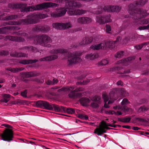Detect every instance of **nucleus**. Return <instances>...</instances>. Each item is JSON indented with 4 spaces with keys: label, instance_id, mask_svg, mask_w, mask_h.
Here are the masks:
<instances>
[{
    "label": "nucleus",
    "instance_id": "38",
    "mask_svg": "<svg viewBox=\"0 0 149 149\" xmlns=\"http://www.w3.org/2000/svg\"><path fill=\"white\" fill-rule=\"evenodd\" d=\"M122 69H123L122 67H114L111 69V70H112L113 71H115L116 72L118 73L122 74L123 73V71H122V72L119 71V70Z\"/></svg>",
    "mask_w": 149,
    "mask_h": 149
},
{
    "label": "nucleus",
    "instance_id": "47",
    "mask_svg": "<svg viewBox=\"0 0 149 149\" xmlns=\"http://www.w3.org/2000/svg\"><path fill=\"white\" fill-rule=\"evenodd\" d=\"M108 63L109 61L108 60L106 59H104L102 60L100 62L99 64L101 65H105Z\"/></svg>",
    "mask_w": 149,
    "mask_h": 149
},
{
    "label": "nucleus",
    "instance_id": "4",
    "mask_svg": "<svg viewBox=\"0 0 149 149\" xmlns=\"http://www.w3.org/2000/svg\"><path fill=\"white\" fill-rule=\"evenodd\" d=\"M50 53L52 54H61L64 56H67V58L68 59L72 58L68 60V62L70 65L79 63L81 60L79 57L82 54V53L80 51L74 52L72 54L71 53L70 54L66 50L62 49L52 50Z\"/></svg>",
    "mask_w": 149,
    "mask_h": 149
},
{
    "label": "nucleus",
    "instance_id": "17",
    "mask_svg": "<svg viewBox=\"0 0 149 149\" xmlns=\"http://www.w3.org/2000/svg\"><path fill=\"white\" fill-rule=\"evenodd\" d=\"M4 40L5 41L10 40L15 42H23L24 41V39L20 37L14 36H6Z\"/></svg>",
    "mask_w": 149,
    "mask_h": 149
},
{
    "label": "nucleus",
    "instance_id": "24",
    "mask_svg": "<svg viewBox=\"0 0 149 149\" xmlns=\"http://www.w3.org/2000/svg\"><path fill=\"white\" fill-rule=\"evenodd\" d=\"M39 74L36 72H24L23 73V76L26 78H29L38 76Z\"/></svg>",
    "mask_w": 149,
    "mask_h": 149
},
{
    "label": "nucleus",
    "instance_id": "50",
    "mask_svg": "<svg viewBox=\"0 0 149 149\" xmlns=\"http://www.w3.org/2000/svg\"><path fill=\"white\" fill-rule=\"evenodd\" d=\"M119 92L120 93L122 96H125L126 92L123 88H121L119 89Z\"/></svg>",
    "mask_w": 149,
    "mask_h": 149
},
{
    "label": "nucleus",
    "instance_id": "11",
    "mask_svg": "<svg viewBox=\"0 0 149 149\" xmlns=\"http://www.w3.org/2000/svg\"><path fill=\"white\" fill-rule=\"evenodd\" d=\"M74 0H58L57 2L66 3V5L68 3V7H67L66 9L71 8L74 7L79 8L81 7L82 5L79 2H75Z\"/></svg>",
    "mask_w": 149,
    "mask_h": 149
},
{
    "label": "nucleus",
    "instance_id": "25",
    "mask_svg": "<svg viewBox=\"0 0 149 149\" xmlns=\"http://www.w3.org/2000/svg\"><path fill=\"white\" fill-rule=\"evenodd\" d=\"M56 10L58 14V17L64 15L67 11L66 9L64 8H56Z\"/></svg>",
    "mask_w": 149,
    "mask_h": 149
},
{
    "label": "nucleus",
    "instance_id": "30",
    "mask_svg": "<svg viewBox=\"0 0 149 149\" xmlns=\"http://www.w3.org/2000/svg\"><path fill=\"white\" fill-rule=\"evenodd\" d=\"M22 49H26L29 52H38V50L37 48L32 46L24 47H23Z\"/></svg>",
    "mask_w": 149,
    "mask_h": 149
},
{
    "label": "nucleus",
    "instance_id": "39",
    "mask_svg": "<svg viewBox=\"0 0 149 149\" xmlns=\"http://www.w3.org/2000/svg\"><path fill=\"white\" fill-rule=\"evenodd\" d=\"M22 32V31H19L18 32H14L12 33V34H15L18 36L20 35H22V36H24L25 37V38H26L28 39L30 38H27L28 34L27 33H21V32Z\"/></svg>",
    "mask_w": 149,
    "mask_h": 149
},
{
    "label": "nucleus",
    "instance_id": "62",
    "mask_svg": "<svg viewBox=\"0 0 149 149\" xmlns=\"http://www.w3.org/2000/svg\"><path fill=\"white\" fill-rule=\"evenodd\" d=\"M84 90V88L83 87H78L75 89V91H76L78 92V91H82Z\"/></svg>",
    "mask_w": 149,
    "mask_h": 149
},
{
    "label": "nucleus",
    "instance_id": "29",
    "mask_svg": "<svg viewBox=\"0 0 149 149\" xmlns=\"http://www.w3.org/2000/svg\"><path fill=\"white\" fill-rule=\"evenodd\" d=\"M38 60L36 59L31 60H24L19 61L20 63L23 64H28L30 63H32L38 61Z\"/></svg>",
    "mask_w": 149,
    "mask_h": 149
},
{
    "label": "nucleus",
    "instance_id": "56",
    "mask_svg": "<svg viewBox=\"0 0 149 149\" xmlns=\"http://www.w3.org/2000/svg\"><path fill=\"white\" fill-rule=\"evenodd\" d=\"M128 100L126 98L123 99L121 102V104L122 105L127 104L128 103Z\"/></svg>",
    "mask_w": 149,
    "mask_h": 149
},
{
    "label": "nucleus",
    "instance_id": "46",
    "mask_svg": "<svg viewBox=\"0 0 149 149\" xmlns=\"http://www.w3.org/2000/svg\"><path fill=\"white\" fill-rule=\"evenodd\" d=\"M124 52L123 51L118 52V53L115 54V56L116 58H119L122 57L123 55Z\"/></svg>",
    "mask_w": 149,
    "mask_h": 149
},
{
    "label": "nucleus",
    "instance_id": "14",
    "mask_svg": "<svg viewBox=\"0 0 149 149\" xmlns=\"http://www.w3.org/2000/svg\"><path fill=\"white\" fill-rule=\"evenodd\" d=\"M73 8L74 7H73L71 9H68L70 10L68 12V13L69 15H80L85 13L86 12V10H83L77 9L74 10Z\"/></svg>",
    "mask_w": 149,
    "mask_h": 149
},
{
    "label": "nucleus",
    "instance_id": "6",
    "mask_svg": "<svg viewBox=\"0 0 149 149\" xmlns=\"http://www.w3.org/2000/svg\"><path fill=\"white\" fill-rule=\"evenodd\" d=\"M121 8L118 6H109L104 7L102 9V7L99 6L96 10H94L93 13L97 14H100L102 13L103 10L109 12H118L120 10Z\"/></svg>",
    "mask_w": 149,
    "mask_h": 149
},
{
    "label": "nucleus",
    "instance_id": "55",
    "mask_svg": "<svg viewBox=\"0 0 149 149\" xmlns=\"http://www.w3.org/2000/svg\"><path fill=\"white\" fill-rule=\"evenodd\" d=\"M148 108L147 107L143 106L141 107L139 109V110L143 111H147Z\"/></svg>",
    "mask_w": 149,
    "mask_h": 149
},
{
    "label": "nucleus",
    "instance_id": "58",
    "mask_svg": "<svg viewBox=\"0 0 149 149\" xmlns=\"http://www.w3.org/2000/svg\"><path fill=\"white\" fill-rule=\"evenodd\" d=\"M27 90H25L24 91L21 92V95L24 97H27Z\"/></svg>",
    "mask_w": 149,
    "mask_h": 149
},
{
    "label": "nucleus",
    "instance_id": "15",
    "mask_svg": "<svg viewBox=\"0 0 149 149\" xmlns=\"http://www.w3.org/2000/svg\"><path fill=\"white\" fill-rule=\"evenodd\" d=\"M111 128L108 127V126L100 125L99 127H97L94 130V133L98 135H101L103 133L106 132V129L109 130Z\"/></svg>",
    "mask_w": 149,
    "mask_h": 149
},
{
    "label": "nucleus",
    "instance_id": "42",
    "mask_svg": "<svg viewBox=\"0 0 149 149\" xmlns=\"http://www.w3.org/2000/svg\"><path fill=\"white\" fill-rule=\"evenodd\" d=\"M7 70L13 72H17L19 71H21L22 70L21 68H7Z\"/></svg>",
    "mask_w": 149,
    "mask_h": 149
},
{
    "label": "nucleus",
    "instance_id": "60",
    "mask_svg": "<svg viewBox=\"0 0 149 149\" xmlns=\"http://www.w3.org/2000/svg\"><path fill=\"white\" fill-rule=\"evenodd\" d=\"M132 38L131 39L129 37H127L125 38L123 40L124 42L125 43H127L128 41H132L133 40H132Z\"/></svg>",
    "mask_w": 149,
    "mask_h": 149
},
{
    "label": "nucleus",
    "instance_id": "34",
    "mask_svg": "<svg viewBox=\"0 0 149 149\" xmlns=\"http://www.w3.org/2000/svg\"><path fill=\"white\" fill-rule=\"evenodd\" d=\"M131 119V118L130 117L118 118V121L124 123H128L130 122Z\"/></svg>",
    "mask_w": 149,
    "mask_h": 149
},
{
    "label": "nucleus",
    "instance_id": "51",
    "mask_svg": "<svg viewBox=\"0 0 149 149\" xmlns=\"http://www.w3.org/2000/svg\"><path fill=\"white\" fill-rule=\"evenodd\" d=\"M9 30H13V31H15V30H18L20 29V28L18 26H9Z\"/></svg>",
    "mask_w": 149,
    "mask_h": 149
},
{
    "label": "nucleus",
    "instance_id": "49",
    "mask_svg": "<svg viewBox=\"0 0 149 149\" xmlns=\"http://www.w3.org/2000/svg\"><path fill=\"white\" fill-rule=\"evenodd\" d=\"M118 109H121L125 112H127L129 111V108L126 107H122V106L121 107L120 106H119Z\"/></svg>",
    "mask_w": 149,
    "mask_h": 149
},
{
    "label": "nucleus",
    "instance_id": "44",
    "mask_svg": "<svg viewBox=\"0 0 149 149\" xmlns=\"http://www.w3.org/2000/svg\"><path fill=\"white\" fill-rule=\"evenodd\" d=\"M101 125L103 126H110L111 127H116L115 125H113L109 123H107L105 121H102L101 122Z\"/></svg>",
    "mask_w": 149,
    "mask_h": 149
},
{
    "label": "nucleus",
    "instance_id": "53",
    "mask_svg": "<svg viewBox=\"0 0 149 149\" xmlns=\"http://www.w3.org/2000/svg\"><path fill=\"white\" fill-rule=\"evenodd\" d=\"M9 54L8 51L4 50H2L0 51V55H7Z\"/></svg>",
    "mask_w": 149,
    "mask_h": 149
},
{
    "label": "nucleus",
    "instance_id": "35",
    "mask_svg": "<svg viewBox=\"0 0 149 149\" xmlns=\"http://www.w3.org/2000/svg\"><path fill=\"white\" fill-rule=\"evenodd\" d=\"M52 110H54L56 111H59L61 110V109H63L64 107H60L58 105L52 104Z\"/></svg>",
    "mask_w": 149,
    "mask_h": 149
},
{
    "label": "nucleus",
    "instance_id": "5",
    "mask_svg": "<svg viewBox=\"0 0 149 149\" xmlns=\"http://www.w3.org/2000/svg\"><path fill=\"white\" fill-rule=\"evenodd\" d=\"M34 43L39 45L45 47H49L51 45L48 44L51 42V39L50 37L46 35H38L33 38Z\"/></svg>",
    "mask_w": 149,
    "mask_h": 149
},
{
    "label": "nucleus",
    "instance_id": "3",
    "mask_svg": "<svg viewBox=\"0 0 149 149\" xmlns=\"http://www.w3.org/2000/svg\"><path fill=\"white\" fill-rule=\"evenodd\" d=\"M147 1V0H141L139 2H136L134 4H130L129 6L128 12L134 19L138 20L148 15L146 10L137 8L144 5Z\"/></svg>",
    "mask_w": 149,
    "mask_h": 149
},
{
    "label": "nucleus",
    "instance_id": "13",
    "mask_svg": "<svg viewBox=\"0 0 149 149\" xmlns=\"http://www.w3.org/2000/svg\"><path fill=\"white\" fill-rule=\"evenodd\" d=\"M54 28L57 29H65L72 26L71 23L68 22L66 23H55L52 24Z\"/></svg>",
    "mask_w": 149,
    "mask_h": 149
},
{
    "label": "nucleus",
    "instance_id": "31",
    "mask_svg": "<svg viewBox=\"0 0 149 149\" xmlns=\"http://www.w3.org/2000/svg\"><path fill=\"white\" fill-rule=\"evenodd\" d=\"M80 102L83 106H87L90 102V100L87 97H84L81 98Z\"/></svg>",
    "mask_w": 149,
    "mask_h": 149
},
{
    "label": "nucleus",
    "instance_id": "40",
    "mask_svg": "<svg viewBox=\"0 0 149 149\" xmlns=\"http://www.w3.org/2000/svg\"><path fill=\"white\" fill-rule=\"evenodd\" d=\"M90 99L92 101L99 102H100L101 98L100 96L95 95L93 97H90Z\"/></svg>",
    "mask_w": 149,
    "mask_h": 149
},
{
    "label": "nucleus",
    "instance_id": "45",
    "mask_svg": "<svg viewBox=\"0 0 149 149\" xmlns=\"http://www.w3.org/2000/svg\"><path fill=\"white\" fill-rule=\"evenodd\" d=\"M78 117L82 120H87L88 118V116L83 114H79L78 115Z\"/></svg>",
    "mask_w": 149,
    "mask_h": 149
},
{
    "label": "nucleus",
    "instance_id": "16",
    "mask_svg": "<svg viewBox=\"0 0 149 149\" xmlns=\"http://www.w3.org/2000/svg\"><path fill=\"white\" fill-rule=\"evenodd\" d=\"M110 15H109L107 16L104 17L100 15L97 17V22L100 24H104L111 21Z\"/></svg>",
    "mask_w": 149,
    "mask_h": 149
},
{
    "label": "nucleus",
    "instance_id": "22",
    "mask_svg": "<svg viewBox=\"0 0 149 149\" xmlns=\"http://www.w3.org/2000/svg\"><path fill=\"white\" fill-rule=\"evenodd\" d=\"M77 91H71L68 94V96L69 97L72 98H76L78 97H80L82 96V93H76Z\"/></svg>",
    "mask_w": 149,
    "mask_h": 149
},
{
    "label": "nucleus",
    "instance_id": "20",
    "mask_svg": "<svg viewBox=\"0 0 149 149\" xmlns=\"http://www.w3.org/2000/svg\"><path fill=\"white\" fill-rule=\"evenodd\" d=\"M77 21L79 23L81 24H86L91 22L92 21V19L90 17H82L78 18Z\"/></svg>",
    "mask_w": 149,
    "mask_h": 149
},
{
    "label": "nucleus",
    "instance_id": "8",
    "mask_svg": "<svg viewBox=\"0 0 149 149\" xmlns=\"http://www.w3.org/2000/svg\"><path fill=\"white\" fill-rule=\"evenodd\" d=\"M13 132L11 129L6 128L2 133L0 134V139L10 142L13 140Z\"/></svg>",
    "mask_w": 149,
    "mask_h": 149
},
{
    "label": "nucleus",
    "instance_id": "32",
    "mask_svg": "<svg viewBox=\"0 0 149 149\" xmlns=\"http://www.w3.org/2000/svg\"><path fill=\"white\" fill-rule=\"evenodd\" d=\"M98 54L97 53L93 54H91L87 55L85 58L88 60H93L98 58Z\"/></svg>",
    "mask_w": 149,
    "mask_h": 149
},
{
    "label": "nucleus",
    "instance_id": "9",
    "mask_svg": "<svg viewBox=\"0 0 149 149\" xmlns=\"http://www.w3.org/2000/svg\"><path fill=\"white\" fill-rule=\"evenodd\" d=\"M116 43L114 41H110L109 42H105L104 43H100L97 45H94L91 46V48L94 50H98L100 49H104L106 48L108 45V47L110 49H112L114 47V45Z\"/></svg>",
    "mask_w": 149,
    "mask_h": 149
},
{
    "label": "nucleus",
    "instance_id": "64",
    "mask_svg": "<svg viewBox=\"0 0 149 149\" xmlns=\"http://www.w3.org/2000/svg\"><path fill=\"white\" fill-rule=\"evenodd\" d=\"M115 112L113 111L109 110L106 111V113L110 114H115Z\"/></svg>",
    "mask_w": 149,
    "mask_h": 149
},
{
    "label": "nucleus",
    "instance_id": "59",
    "mask_svg": "<svg viewBox=\"0 0 149 149\" xmlns=\"http://www.w3.org/2000/svg\"><path fill=\"white\" fill-rule=\"evenodd\" d=\"M91 107L93 108H97L98 107L97 103L95 102L92 103L91 104Z\"/></svg>",
    "mask_w": 149,
    "mask_h": 149
},
{
    "label": "nucleus",
    "instance_id": "43",
    "mask_svg": "<svg viewBox=\"0 0 149 149\" xmlns=\"http://www.w3.org/2000/svg\"><path fill=\"white\" fill-rule=\"evenodd\" d=\"M148 43L146 42L139 45H136L134 47L137 49H140L143 47V46L145 45V47H146V46L148 45Z\"/></svg>",
    "mask_w": 149,
    "mask_h": 149
},
{
    "label": "nucleus",
    "instance_id": "52",
    "mask_svg": "<svg viewBox=\"0 0 149 149\" xmlns=\"http://www.w3.org/2000/svg\"><path fill=\"white\" fill-rule=\"evenodd\" d=\"M90 81L89 79H87L86 80L84 81L83 82H77V84H83L85 85L87 84Z\"/></svg>",
    "mask_w": 149,
    "mask_h": 149
},
{
    "label": "nucleus",
    "instance_id": "2",
    "mask_svg": "<svg viewBox=\"0 0 149 149\" xmlns=\"http://www.w3.org/2000/svg\"><path fill=\"white\" fill-rule=\"evenodd\" d=\"M48 17L47 14H42L39 13L36 14L33 13L27 16L28 18L22 19L18 21H10L8 22L4 23L2 26L6 25H17L21 24H35L40 22V20L37 19H43Z\"/></svg>",
    "mask_w": 149,
    "mask_h": 149
},
{
    "label": "nucleus",
    "instance_id": "54",
    "mask_svg": "<svg viewBox=\"0 0 149 149\" xmlns=\"http://www.w3.org/2000/svg\"><path fill=\"white\" fill-rule=\"evenodd\" d=\"M58 14L57 12H53L51 14V16L54 17H58Z\"/></svg>",
    "mask_w": 149,
    "mask_h": 149
},
{
    "label": "nucleus",
    "instance_id": "36",
    "mask_svg": "<svg viewBox=\"0 0 149 149\" xmlns=\"http://www.w3.org/2000/svg\"><path fill=\"white\" fill-rule=\"evenodd\" d=\"M149 23V18L147 19H143L141 21H138L137 25L146 24Z\"/></svg>",
    "mask_w": 149,
    "mask_h": 149
},
{
    "label": "nucleus",
    "instance_id": "10",
    "mask_svg": "<svg viewBox=\"0 0 149 149\" xmlns=\"http://www.w3.org/2000/svg\"><path fill=\"white\" fill-rule=\"evenodd\" d=\"M110 100H109L107 103V102L109 100V97L107 96V94L105 92L103 93L102 94L103 99L104 100V107L106 108H108L109 107V104L112 103L114 102L115 100L117 99L115 97V94L113 92H111L110 93Z\"/></svg>",
    "mask_w": 149,
    "mask_h": 149
},
{
    "label": "nucleus",
    "instance_id": "63",
    "mask_svg": "<svg viewBox=\"0 0 149 149\" xmlns=\"http://www.w3.org/2000/svg\"><path fill=\"white\" fill-rule=\"evenodd\" d=\"M9 99L8 98H4L3 99H1L0 101L1 102L6 103L8 101Z\"/></svg>",
    "mask_w": 149,
    "mask_h": 149
},
{
    "label": "nucleus",
    "instance_id": "61",
    "mask_svg": "<svg viewBox=\"0 0 149 149\" xmlns=\"http://www.w3.org/2000/svg\"><path fill=\"white\" fill-rule=\"evenodd\" d=\"M106 31L107 33H109V31H111V27L109 25H106Z\"/></svg>",
    "mask_w": 149,
    "mask_h": 149
},
{
    "label": "nucleus",
    "instance_id": "27",
    "mask_svg": "<svg viewBox=\"0 0 149 149\" xmlns=\"http://www.w3.org/2000/svg\"><path fill=\"white\" fill-rule=\"evenodd\" d=\"M9 26L4 27L0 28V33L6 34L8 33V30H9ZM3 36L0 34V39H3Z\"/></svg>",
    "mask_w": 149,
    "mask_h": 149
},
{
    "label": "nucleus",
    "instance_id": "12",
    "mask_svg": "<svg viewBox=\"0 0 149 149\" xmlns=\"http://www.w3.org/2000/svg\"><path fill=\"white\" fill-rule=\"evenodd\" d=\"M36 104L39 107L44 108L46 109L52 110V104L46 101L40 100L37 101Z\"/></svg>",
    "mask_w": 149,
    "mask_h": 149
},
{
    "label": "nucleus",
    "instance_id": "23",
    "mask_svg": "<svg viewBox=\"0 0 149 149\" xmlns=\"http://www.w3.org/2000/svg\"><path fill=\"white\" fill-rule=\"evenodd\" d=\"M58 57V56L56 55H53L46 57L45 58H41L39 59V60L40 61H52L53 60H54L56 59Z\"/></svg>",
    "mask_w": 149,
    "mask_h": 149
},
{
    "label": "nucleus",
    "instance_id": "7",
    "mask_svg": "<svg viewBox=\"0 0 149 149\" xmlns=\"http://www.w3.org/2000/svg\"><path fill=\"white\" fill-rule=\"evenodd\" d=\"M13 132L11 129L6 128L2 133L0 134V139L10 142L13 140Z\"/></svg>",
    "mask_w": 149,
    "mask_h": 149
},
{
    "label": "nucleus",
    "instance_id": "28",
    "mask_svg": "<svg viewBox=\"0 0 149 149\" xmlns=\"http://www.w3.org/2000/svg\"><path fill=\"white\" fill-rule=\"evenodd\" d=\"M50 29V27L47 25L43 26L40 24L39 25V32H45L49 31Z\"/></svg>",
    "mask_w": 149,
    "mask_h": 149
},
{
    "label": "nucleus",
    "instance_id": "21",
    "mask_svg": "<svg viewBox=\"0 0 149 149\" xmlns=\"http://www.w3.org/2000/svg\"><path fill=\"white\" fill-rule=\"evenodd\" d=\"M135 57L134 56L133 57H130L127 58H125L122 60L118 61L117 62L118 64H121L122 65H126L127 63L133 59H134Z\"/></svg>",
    "mask_w": 149,
    "mask_h": 149
},
{
    "label": "nucleus",
    "instance_id": "18",
    "mask_svg": "<svg viewBox=\"0 0 149 149\" xmlns=\"http://www.w3.org/2000/svg\"><path fill=\"white\" fill-rule=\"evenodd\" d=\"M93 40V38L92 37L90 36L86 37L83 38L82 41L79 43L78 45H74V46H73V47H76L78 46L90 43L92 42Z\"/></svg>",
    "mask_w": 149,
    "mask_h": 149
},
{
    "label": "nucleus",
    "instance_id": "37",
    "mask_svg": "<svg viewBox=\"0 0 149 149\" xmlns=\"http://www.w3.org/2000/svg\"><path fill=\"white\" fill-rule=\"evenodd\" d=\"M129 26V24L128 22H125L120 28V32L124 30L127 29Z\"/></svg>",
    "mask_w": 149,
    "mask_h": 149
},
{
    "label": "nucleus",
    "instance_id": "48",
    "mask_svg": "<svg viewBox=\"0 0 149 149\" xmlns=\"http://www.w3.org/2000/svg\"><path fill=\"white\" fill-rule=\"evenodd\" d=\"M39 25L35 26L32 28V31L34 32H39Z\"/></svg>",
    "mask_w": 149,
    "mask_h": 149
},
{
    "label": "nucleus",
    "instance_id": "1",
    "mask_svg": "<svg viewBox=\"0 0 149 149\" xmlns=\"http://www.w3.org/2000/svg\"><path fill=\"white\" fill-rule=\"evenodd\" d=\"M26 3H10L8 4V8L13 9H20L21 12H24L33 11L34 10H41L49 8L56 7L59 6L58 4L52 2H45L35 6L26 7Z\"/></svg>",
    "mask_w": 149,
    "mask_h": 149
},
{
    "label": "nucleus",
    "instance_id": "57",
    "mask_svg": "<svg viewBox=\"0 0 149 149\" xmlns=\"http://www.w3.org/2000/svg\"><path fill=\"white\" fill-rule=\"evenodd\" d=\"M81 30V27H79L78 28H77L76 29H73L72 30H71V31L70 32L71 33H74L76 32V31H79Z\"/></svg>",
    "mask_w": 149,
    "mask_h": 149
},
{
    "label": "nucleus",
    "instance_id": "26",
    "mask_svg": "<svg viewBox=\"0 0 149 149\" xmlns=\"http://www.w3.org/2000/svg\"><path fill=\"white\" fill-rule=\"evenodd\" d=\"M10 55L13 57H25L27 56V54L25 53L17 52H15L14 53H11Z\"/></svg>",
    "mask_w": 149,
    "mask_h": 149
},
{
    "label": "nucleus",
    "instance_id": "41",
    "mask_svg": "<svg viewBox=\"0 0 149 149\" xmlns=\"http://www.w3.org/2000/svg\"><path fill=\"white\" fill-rule=\"evenodd\" d=\"M63 109L66 111V112L68 113H75V110L74 109H73L70 108H65L64 107V109Z\"/></svg>",
    "mask_w": 149,
    "mask_h": 149
},
{
    "label": "nucleus",
    "instance_id": "19",
    "mask_svg": "<svg viewBox=\"0 0 149 149\" xmlns=\"http://www.w3.org/2000/svg\"><path fill=\"white\" fill-rule=\"evenodd\" d=\"M3 14H1L0 13V20L6 21L13 20L19 17L18 15H11L5 17H3Z\"/></svg>",
    "mask_w": 149,
    "mask_h": 149
},
{
    "label": "nucleus",
    "instance_id": "33",
    "mask_svg": "<svg viewBox=\"0 0 149 149\" xmlns=\"http://www.w3.org/2000/svg\"><path fill=\"white\" fill-rule=\"evenodd\" d=\"M75 87L73 86H72L70 87L67 86L65 87L62 88H61L59 89L58 91L61 92V91H63L65 92H69L70 91H72L74 89Z\"/></svg>",
    "mask_w": 149,
    "mask_h": 149
}]
</instances>
